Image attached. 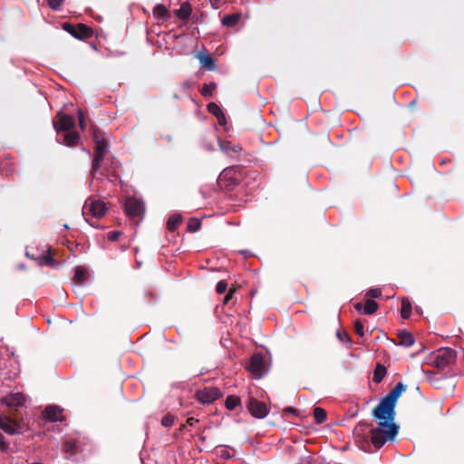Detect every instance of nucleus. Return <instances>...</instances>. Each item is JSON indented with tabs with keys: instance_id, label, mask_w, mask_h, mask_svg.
Wrapping results in <instances>:
<instances>
[{
	"instance_id": "obj_1",
	"label": "nucleus",
	"mask_w": 464,
	"mask_h": 464,
	"mask_svg": "<svg viewBox=\"0 0 464 464\" xmlns=\"http://www.w3.org/2000/svg\"><path fill=\"white\" fill-rule=\"evenodd\" d=\"M395 406L387 400L382 398L378 405L372 411V416L377 420L378 425L387 427V433L391 439L398 434L399 426L394 423Z\"/></svg>"
},
{
	"instance_id": "obj_2",
	"label": "nucleus",
	"mask_w": 464,
	"mask_h": 464,
	"mask_svg": "<svg viewBox=\"0 0 464 464\" xmlns=\"http://www.w3.org/2000/svg\"><path fill=\"white\" fill-rule=\"evenodd\" d=\"M353 432L357 437H361L362 442L367 445H369L368 440L363 435L364 433L369 432L371 434V442L377 450L381 449L388 440H394L391 439L388 435L387 427H381L378 425L377 428H372V425L366 422L358 423L354 428Z\"/></svg>"
},
{
	"instance_id": "obj_3",
	"label": "nucleus",
	"mask_w": 464,
	"mask_h": 464,
	"mask_svg": "<svg viewBox=\"0 0 464 464\" xmlns=\"http://www.w3.org/2000/svg\"><path fill=\"white\" fill-rule=\"evenodd\" d=\"M106 210L103 201L90 198L83 205L82 215L91 226L96 227V224L90 221L89 217L100 218L105 215Z\"/></svg>"
},
{
	"instance_id": "obj_4",
	"label": "nucleus",
	"mask_w": 464,
	"mask_h": 464,
	"mask_svg": "<svg viewBox=\"0 0 464 464\" xmlns=\"http://www.w3.org/2000/svg\"><path fill=\"white\" fill-rule=\"evenodd\" d=\"M457 359V353L450 347H443L437 351L433 364L439 369H445L446 367L454 364Z\"/></svg>"
},
{
	"instance_id": "obj_5",
	"label": "nucleus",
	"mask_w": 464,
	"mask_h": 464,
	"mask_svg": "<svg viewBox=\"0 0 464 464\" xmlns=\"http://www.w3.org/2000/svg\"><path fill=\"white\" fill-rule=\"evenodd\" d=\"M107 153H108V147H107L106 141H102V142L95 144L92 170H91V174L92 177H95V175L98 172H100Z\"/></svg>"
},
{
	"instance_id": "obj_6",
	"label": "nucleus",
	"mask_w": 464,
	"mask_h": 464,
	"mask_svg": "<svg viewBox=\"0 0 464 464\" xmlns=\"http://www.w3.org/2000/svg\"><path fill=\"white\" fill-rule=\"evenodd\" d=\"M63 29L76 39L80 40L88 39L92 37L93 34L92 29L84 24H78L74 25L70 23H64L63 24Z\"/></svg>"
},
{
	"instance_id": "obj_7",
	"label": "nucleus",
	"mask_w": 464,
	"mask_h": 464,
	"mask_svg": "<svg viewBox=\"0 0 464 464\" xmlns=\"http://www.w3.org/2000/svg\"><path fill=\"white\" fill-rule=\"evenodd\" d=\"M57 121L53 120V125L57 133V136H61V132L69 131L74 129L75 120L72 115L58 112L56 114Z\"/></svg>"
},
{
	"instance_id": "obj_8",
	"label": "nucleus",
	"mask_w": 464,
	"mask_h": 464,
	"mask_svg": "<svg viewBox=\"0 0 464 464\" xmlns=\"http://www.w3.org/2000/svg\"><path fill=\"white\" fill-rule=\"evenodd\" d=\"M125 212L126 215L131 219H141V216L144 213V205L142 201L136 198H127L125 201Z\"/></svg>"
},
{
	"instance_id": "obj_9",
	"label": "nucleus",
	"mask_w": 464,
	"mask_h": 464,
	"mask_svg": "<svg viewBox=\"0 0 464 464\" xmlns=\"http://www.w3.org/2000/svg\"><path fill=\"white\" fill-rule=\"evenodd\" d=\"M240 174L237 167H229L223 169L218 177V182L226 187L236 186L240 181Z\"/></svg>"
},
{
	"instance_id": "obj_10",
	"label": "nucleus",
	"mask_w": 464,
	"mask_h": 464,
	"mask_svg": "<svg viewBox=\"0 0 464 464\" xmlns=\"http://www.w3.org/2000/svg\"><path fill=\"white\" fill-rule=\"evenodd\" d=\"M246 369L257 378L262 377L266 372L264 355L261 353H254L249 359V363L246 366Z\"/></svg>"
},
{
	"instance_id": "obj_11",
	"label": "nucleus",
	"mask_w": 464,
	"mask_h": 464,
	"mask_svg": "<svg viewBox=\"0 0 464 464\" xmlns=\"http://www.w3.org/2000/svg\"><path fill=\"white\" fill-rule=\"evenodd\" d=\"M221 392L217 387H206L196 392V398L203 404H208L220 398Z\"/></svg>"
},
{
	"instance_id": "obj_12",
	"label": "nucleus",
	"mask_w": 464,
	"mask_h": 464,
	"mask_svg": "<svg viewBox=\"0 0 464 464\" xmlns=\"http://www.w3.org/2000/svg\"><path fill=\"white\" fill-rule=\"evenodd\" d=\"M247 409L252 416L263 419L268 414V409L266 403L251 397L248 400Z\"/></svg>"
},
{
	"instance_id": "obj_13",
	"label": "nucleus",
	"mask_w": 464,
	"mask_h": 464,
	"mask_svg": "<svg viewBox=\"0 0 464 464\" xmlns=\"http://www.w3.org/2000/svg\"><path fill=\"white\" fill-rule=\"evenodd\" d=\"M0 429L9 435L21 432V425L9 417L0 415Z\"/></svg>"
},
{
	"instance_id": "obj_14",
	"label": "nucleus",
	"mask_w": 464,
	"mask_h": 464,
	"mask_svg": "<svg viewBox=\"0 0 464 464\" xmlns=\"http://www.w3.org/2000/svg\"><path fill=\"white\" fill-rule=\"evenodd\" d=\"M80 135L77 131L72 130L69 131L61 132V136H57V141L60 144L73 147L79 143Z\"/></svg>"
},
{
	"instance_id": "obj_15",
	"label": "nucleus",
	"mask_w": 464,
	"mask_h": 464,
	"mask_svg": "<svg viewBox=\"0 0 464 464\" xmlns=\"http://www.w3.org/2000/svg\"><path fill=\"white\" fill-rule=\"evenodd\" d=\"M4 401L9 407L22 406L25 402V396L21 392L10 393L4 398Z\"/></svg>"
},
{
	"instance_id": "obj_16",
	"label": "nucleus",
	"mask_w": 464,
	"mask_h": 464,
	"mask_svg": "<svg viewBox=\"0 0 464 464\" xmlns=\"http://www.w3.org/2000/svg\"><path fill=\"white\" fill-rule=\"evenodd\" d=\"M406 385H404L402 382H398L394 388L386 396L383 397V399L396 405L398 398L401 396L402 392L406 391Z\"/></svg>"
},
{
	"instance_id": "obj_17",
	"label": "nucleus",
	"mask_w": 464,
	"mask_h": 464,
	"mask_svg": "<svg viewBox=\"0 0 464 464\" xmlns=\"http://www.w3.org/2000/svg\"><path fill=\"white\" fill-rule=\"evenodd\" d=\"M44 417L50 421H57L62 417V410L56 405H49L44 411Z\"/></svg>"
},
{
	"instance_id": "obj_18",
	"label": "nucleus",
	"mask_w": 464,
	"mask_h": 464,
	"mask_svg": "<svg viewBox=\"0 0 464 464\" xmlns=\"http://www.w3.org/2000/svg\"><path fill=\"white\" fill-rule=\"evenodd\" d=\"M220 150L227 155L231 153H238L242 150V147L239 144H232L228 140H219L218 142Z\"/></svg>"
},
{
	"instance_id": "obj_19",
	"label": "nucleus",
	"mask_w": 464,
	"mask_h": 464,
	"mask_svg": "<svg viewBox=\"0 0 464 464\" xmlns=\"http://www.w3.org/2000/svg\"><path fill=\"white\" fill-rule=\"evenodd\" d=\"M397 336L399 339V343H398L399 345L410 347L414 343L413 335L406 330L399 331Z\"/></svg>"
},
{
	"instance_id": "obj_20",
	"label": "nucleus",
	"mask_w": 464,
	"mask_h": 464,
	"mask_svg": "<svg viewBox=\"0 0 464 464\" xmlns=\"http://www.w3.org/2000/svg\"><path fill=\"white\" fill-rule=\"evenodd\" d=\"M120 168V162L114 159L110 158L106 160L105 172L106 176L118 177L117 169Z\"/></svg>"
},
{
	"instance_id": "obj_21",
	"label": "nucleus",
	"mask_w": 464,
	"mask_h": 464,
	"mask_svg": "<svg viewBox=\"0 0 464 464\" xmlns=\"http://www.w3.org/2000/svg\"><path fill=\"white\" fill-rule=\"evenodd\" d=\"M198 58L201 66L208 71H214L216 68L215 60L208 54L199 53Z\"/></svg>"
},
{
	"instance_id": "obj_22",
	"label": "nucleus",
	"mask_w": 464,
	"mask_h": 464,
	"mask_svg": "<svg viewBox=\"0 0 464 464\" xmlns=\"http://www.w3.org/2000/svg\"><path fill=\"white\" fill-rule=\"evenodd\" d=\"M192 12L191 5L188 2L181 4L180 7L176 10V15L181 20H187Z\"/></svg>"
},
{
	"instance_id": "obj_23",
	"label": "nucleus",
	"mask_w": 464,
	"mask_h": 464,
	"mask_svg": "<svg viewBox=\"0 0 464 464\" xmlns=\"http://www.w3.org/2000/svg\"><path fill=\"white\" fill-rule=\"evenodd\" d=\"M240 17L241 14L238 13L227 14L222 18V24L227 27H234L238 24Z\"/></svg>"
},
{
	"instance_id": "obj_24",
	"label": "nucleus",
	"mask_w": 464,
	"mask_h": 464,
	"mask_svg": "<svg viewBox=\"0 0 464 464\" xmlns=\"http://www.w3.org/2000/svg\"><path fill=\"white\" fill-rule=\"evenodd\" d=\"M153 14L156 18L166 21L169 18V11L164 5L159 4L153 8Z\"/></svg>"
},
{
	"instance_id": "obj_25",
	"label": "nucleus",
	"mask_w": 464,
	"mask_h": 464,
	"mask_svg": "<svg viewBox=\"0 0 464 464\" xmlns=\"http://www.w3.org/2000/svg\"><path fill=\"white\" fill-rule=\"evenodd\" d=\"M411 303L408 297L401 298V315L403 319H409L411 314Z\"/></svg>"
},
{
	"instance_id": "obj_26",
	"label": "nucleus",
	"mask_w": 464,
	"mask_h": 464,
	"mask_svg": "<svg viewBox=\"0 0 464 464\" xmlns=\"http://www.w3.org/2000/svg\"><path fill=\"white\" fill-rule=\"evenodd\" d=\"M387 373L386 367L381 363H378L373 372L372 381L376 383H380Z\"/></svg>"
},
{
	"instance_id": "obj_27",
	"label": "nucleus",
	"mask_w": 464,
	"mask_h": 464,
	"mask_svg": "<svg viewBox=\"0 0 464 464\" xmlns=\"http://www.w3.org/2000/svg\"><path fill=\"white\" fill-rule=\"evenodd\" d=\"M181 222H182V218L180 215H179V214L171 215L167 221V228L169 231L174 232L178 228V227L181 224Z\"/></svg>"
},
{
	"instance_id": "obj_28",
	"label": "nucleus",
	"mask_w": 464,
	"mask_h": 464,
	"mask_svg": "<svg viewBox=\"0 0 464 464\" xmlns=\"http://www.w3.org/2000/svg\"><path fill=\"white\" fill-rule=\"evenodd\" d=\"M88 271L82 266H78L75 269L73 280L79 284L83 285L87 279Z\"/></svg>"
},
{
	"instance_id": "obj_29",
	"label": "nucleus",
	"mask_w": 464,
	"mask_h": 464,
	"mask_svg": "<svg viewBox=\"0 0 464 464\" xmlns=\"http://www.w3.org/2000/svg\"><path fill=\"white\" fill-rule=\"evenodd\" d=\"M78 449V444L76 440H65L63 445V450L65 453L70 454L67 459H70L71 456L76 454Z\"/></svg>"
},
{
	"instance_id": "obj_30",
	"label": "nucleus",
	"mask_w": 464,
	"mask_h": 464,
	"mask_svg": "<svg viewBox=\"0 0 464 464\" xmlns=\"http://www.w3.org/2000/svg\"><path fill=\"white\" fill-rule=\"evenodd\" d=\"M314 421L316 424H322L326 420L327 412L321 407H315L313 412Z\"/></svg>"
},
{
	"instance_id": "obj_31",
	"label": "nucleus",
	"mask_w": 464,
	"mask_h": 464,
	"mask_svg": "<svg viewBox=\"0 0 464 464\" xmlns=\"http://www.w3.org/2000/svg\"><path fill=\"white\" fill-rule=\"evenodd\" d=\"M378 304L372 299H367L365 304L363 305V314H373L378 310Z\"/></svg>"
},
{
	"instance_id": "obj_32",
	"label": "nucleus",
	"mask_w": 464,
	"mask_h": 464,
	"mask_svg": "<svg viewBox=\"0 0 464 464\" xmlns=\"http://www.w3.org/2000/svg\"><path fill=\"white\" fill-rule=\"evenodd\" d=\"M0 170L3 175L9 176L14 171V164L9 160H2L0 163Z\"/></svg>"
},
{
	"instance_id": "obj_33",
	"label": "nucleus",
	"mask_w": 464,
	"mask_h": 464,
	"mask_svg": "<svg viewBox=\"0 0 464 464\" xmlns=\"http://www.w3.org/2000/svg\"><path fill=\"white\" fill-rule=\"evenodd\" d=\"M217 89V83L215 82H209V83H204L200 93L204 97H212L213 96V91Z\"/></svg>"
},
{
	"instance_id": "obj_34",
	"label": "nucleus",
	"mask_w": 464,
	"mask_h": 464,
	"mask_svg": "<svg viewBox=\"0 0 464 464\" xmlns=\"http://www.w3.org/2000/svg\"><path fill=\"white\" fill-rule=\"evenodd\" d=\"M91 135L95 144L106 141L103 138L102 132L95 126L91 128Z\"/></svg>"
},
{
	"instance_id": "obj_35",
	"label": "nucleus",
	"mask_w": 464,
	"mask_h": 464,
	"mask_svg": "<svg viewBox=\"0 0 464 464\" xmlns=\"http://www.w3.org/2000/svg\"><path fill=\"white\" fill-rule=\"evenodd\" d=\"M42 260L51 267H57L59 263L53 257L52 250L49 248L46 255L43 256Z\"/></svg>"
},
{
	"instance_id": "obj_36",
	"label": "nucleus",
	"mask_w": 464,
	"mask_h": 464,
	"mask_svg": "<svg viewBox=\"0 0 464 464\" xmlns=\"http://www.w3.org/2000/svg\"><path fill=\"white\" fill-rule=\"evenodd\" d=\"M208 111L213 114L216 118H223V111L221 108L216 102H210L208 104Z\"/></svg>"
},
{
	"instance_id": "obj_37",
	"label": "nucleus",
	"mask_w": 464,
	"mask_h": 464,
	"mask_svg": "<svg viewBox=\"0 0 464 464\" xmlns=\"http://www.w3.org/2000/svg\"><path fill=\"white\" fill-rule=\"evenodd\" d=\"M240 403V399L239 397H237V396H234V395H229L227 397L226 399V402H225V405L227 407V409L232 411L234 410L238 404Z\"/></svg>"
},
{
	"instance_id": "obj_38",
	"label": "nucleus",
	"mask_w": 464,
	"mask_h": 464,
	"mask_svg": "<svg viewBox=\"0 0 464 464\" xmlns=\"http://www.w3.org/2000/svg\"><path fill=\"white\" fill-rule=\"evenodd\" d=\"M201 227V222L198 218H190L187 224L188 231L194 233L197 232Z\"/></svg>"
},
{
	"instance_id": "obj_39",
	"label": "nucleus",
	"mask_w": 464,
	"mask_h": 464,
	"mask_svg": "<svg viewBox=\"0 0 464 464\" xmlns=\"http://www.w3.org/2000/svg\"><path fill=\"white\" fill-rule=\"evenodd\" d=\"M175 417L171 414H167L161 419V424L164 427H171L174 424Z\"/></svg>"
},
{
	"instance_id": "obj_40",
	"label": "nucleus",
	"mask_w": 464,
	"mask_h": 464,
	"mask_svg": "<svg viewBox=\"0 0 464 464\" xmlns=\"http://www.w3.org/2000/svg\"><path fill=\"white\" fill-rule=\"evenodd\" d=\"M381 295L382 291L379 288H371L365 294V296L369 297V299L379 298Z\"/></svg>"
},
{
	"instance_id": "obj_41",
	"label": "nucleus",
	"mask_w": 464,
	"mask_h": 464,
	"mask_svg": "<svg viewBox=\"0 0 464 464\" xmlns=\"http://www.w3.org/2000/svg\"><path fill=\"white\" fill-rule=\"evenodd\" d=\"M336 336L341 342L345 341L349 343H352V339H351L350 335L343 330H338L336 333Z\"/></svg>"
},
{
	"instance_id": "obj_42",
	"label": "nucleus",
	"mask_w": 464,
	"mask_h": 464,
	"mask_svg": "<svg viewBox=\"0 0 464 464\" xmlns=\"http://www.w3.org/2000/svg\"><path fill=\"white\" fill-rule=\"evenodd\" d=\"M354 330L360 337L364 335L363 324L360 320L354 322Z\"/></svg>"
},
{
	"instance_id": "obj_43",
	"label": "nucleus",
	"mask_w": 464,
	"mask_h": 464,
	"mask_svg": "<svg viewBox=\"0 0 464 464\" xmlns=\"http://www.w3.org/2000/svg\"><path fill=\"white\" fill-rule=\"evenodd\" d=\"M227 283L224 280L219 281L217 284L216 291L218 294H224L227 291Z\"/></svg>"
},
{
	"instance_id": "obj_44",
	"label": "nucleus",
	"mask_w": 464,
	"mask_h": 464,
	"mask_svg": "<svg viewBox=\"0 0 464 464\" xmlns=\"http://www.w3.org/2000/svg\"><path fill=\"white\" fill-rule=\"evenodd\" d=\"M46 1H47L48 5L50 6V8H52L53 10H58L64 0H46Z\"/></svg>"
},
{
	"instance_id": "obj_45",
	"label": "nucleus",
	"mask_w": 464,
	"mask_h": 464,
	"mask_svg": "<svg viewBox=\"0 0 464 464\" xmlns=\"http://www.w3.org/2000/svg\"><path fill=\"white\" fill-rule=\"evenodd\" d=\"M121 232L120 231H111L108 233L107 237L110 241H116L121 237Z\"/></svg>"
},
{
	"instance_id": "obj_46",
	"label": "nucleus",
	"mask_w": 464,
	"mask_h": 464,
	"mask_svg": "<svg viewBox=\"0 0 464 464\" xmlns=\"http://www.w3.org/2000/svg\"><path fill=\"white\" fill-rule=\"evenodd\" d=\"M78 121H79V125H80L81 129L84 130L85 129V120H84V114L82 110L78 111Z\"/></svg>"
},
{
	"instance_id": "obj_47",
	"label": "nucleus",
	"mask_w": 464,
	"mask_h": 464,
	"mask_svg": "<svg viewBox=\"0 0 464 464\" xmlns=\"http://www.w3.org/2000/svg\"><path fill=\"white\" fill-rule=\"evenodd\" d=\"M8 450V444L5 440L4 435L0 432V451L5 452Z\"/></svg>"
},
{
	"instance_id": "obj_48",
	"label": "nucleus",
	"mask_w": 464,
	"mask_h": 464,
	"mask_svg": "<svg viewBox=\"0 0 464 464\" xmlns=\"http://www.w3.org/2000/svg\"><path fill=\"white\" fill-rule=\"evenodd\" d=\"M236 292L235 288L229 289L228 293L226 295L223 304H227L232 299L234 293Z\"/></svg>"
},
{
	"instance_id": "obj_49",
	"label": "nucleus",
	"mask_w": 464,
	"mask_h": 464,
	"mask_svg": "<svg viewBox=\"0 0 464 464\" xmlns=\"http://www.w3.org/2000/svg\"><path fill=\"white\" fill-rule=\"evenodd\" d=\"M199 421L198 419H196L194 417H189L188 418L187 420V424L189 425V426H194L196 423H198Z\"/></svg>"
},
{
	"instance_id": "obj_50",
	"label": "nucleus",
	"mask_w": 464,
	"mask_h": 464,
	"mask_svg": "<svg viewBox=\"0 0 464 464\" xmlns=\"http://www.w3.org/2000/svg\"><path fill=\"white\" fill-rule=\"evenodd\" d=\"M354 309L358 312H361L362 310H363V305L362 303H356L354 304Z\"/></svg>"
},
{
	"instance_id": "obj_51",
	"label": "nucleus",
	"mask_w": 464,
	"mask_h": 464,
	"mask_svg": "<svg viewBox=\"0 0 464 464\" xmlns=\"http://www.w3.org/2000/svg\"><path fill=\"white\" fill-rule=\"evenodd\" d=\"M217 119H218V122H219V124H220V125H225V124H226V122H227V121H226V116H225V114H224V113H223V118H217Z\"/></svg>"
},
{
	"instance_id": "obj_52",
	"label": "nucleus",
	"mask_w": 464,
	"mask_h": 464,
	"mask_svg": "<svg viewBox=\"0 0 464 464\" xmlns=\"http://www.w3.org/2000/svg\"><path fill=\"white\" fill-rule=\"evenodd\" d=\"M285 411L287 412H291V413H295V409L292 408V407H288L285 410Z\"/></svg>"
},
{
	"instance_id": "obj_53",
	"label": "nucleus",
	"mask_w": 464,
	"mask_h": 464,
	"mask_svg": "<svg viewBox=\"0 0 464 464\" xmlns=\"http://www.w3.org/2000/svg\"><path fill=\"white\" fill-rule=\"evenodd\" d=\"M186 429V425L185 424H182L179 428V430L182 431Z\"/></svg>"
},
{
	"instance_id": "obj_54",
	"label": "nucleus",
	"mask_w": 464,
	"mask_h": 464,
	"mask_svg": "<svg viewBox=\"0 0 464 464\" xmlns=\"http://www.w3.org/2000/svg\"><path fill=\"white\" fill-rule=\"evenodd\" d=\"M199 440H200L202 442H204V441L206 440V437H205V436H200V437H199Z\"/></svg>"
}]
</instances>
